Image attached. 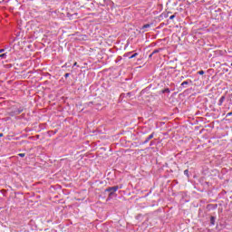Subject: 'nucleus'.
Instances as JSON below:
<instances>
[{"label":"nucleus","mask_w":232,"mask_h":232,"mask_svg":"<svg viewBox=\"0 0 232 232\" xmlns=\"http://www.w3.org/2000/svg\"><path fill=\"white\" fill-rule=\"evenodd\" d=\"M188 82L187 81H185V82H183L181 83V86L188 85Z\"/></svg>","instance_id":"0eeeda50"},{"label":"nucleus","mask_w":232,"mask_h":232,"mask_svg":"<svg viewBox=\"0 0 232 232\" xmlns=\"http://www.w3.org/2000/svg\"><path fill=\"white\" fill-rule=\"evenodd\" d=\"M73 65L76 66L77 65V62H75V63Z\"/></svg>","instance_id":"a211bd4d"},{"label":"nucleus","mask_w":232,"mask_h":232,"mask_svg":"<svg viewBox=\"0 0 232 232\" xmlns=\"http://www.w3.org/2000/svg\"><path fill=\"white\" fill-rule=\"evenodd\" d=\"M198 74H199V75H204V74H205V72H204V71H199V72H198Z\"/></svg>","instance_id":"6e6552de"},{"label":"nucleus","mask_w":232,"mask_h":232,"mask_svg":"<svg viewBox=\"0 0 232 232\" xmlns=\"http://www.w3.org/2000/svg\"><path fill=\"white\" fill-rule=\"evenodd\" d=\"M184 174H185L186 176H188V169L184 170Z\"/></svg>","instance_id":"f8f14e48"},{"label":"nucleus","mask_w":232,"mask_h":232,"mask_svg":"<svg viewBox=\"0 0 232 232\" xmlns=\"http://www.w3.org/2000/svg\"><path fill=\"white\" fill-rule=\"evenodd\" d=\"M231 66H232V63H231Z\"/></svg>","instance_id":"aec40b11"},{"label":"nucleus","mask_w":232,"mask_h":232,"mask_svg":"<svg viewBox=\"0 0 232 232\" xmlns=\"http://www.w3.org/2000/svg\"><path fill=\"white\" fill-rule=\"evenodd\" d=\"M154 138V133L150 134V136L146 139L145 141H143V144L148 143L150 140H151Z\"/></svg>","instance_id":"f03ea898"},{"label":"nucleus","mask_w":232,"mask_h":232,"mask_svg":"<svg viewBox=\"0 0 232 232\" xmlns=\"http://www.w3.org/2000/svg\"><path fill=\"white\" fill-rule=\"evenodd\" d=\"M24 110H19V111H16L17 114H20L21 112H23Z\"/></svg>","instance_id":"4468645a"},{"label":"nucleus","mask_w":232,"mask_h":232,"mask_svg":"<svg viewBox=\"0 0 232 232\" xmlns=\"http://www.w3.org/2000/svg\"><path fill=\"white\" fill-rule=\"evenodd\" d=\"M150 26L151 25H150V24H145L142 27H140V30L144 31L145 29L150 28Z\"/></svg>","instance_id":"20e7f679"},{"label":"nucleus","mask_w":232,"mask_h":232,"mask_svg":"<svg viewBox=\"0 0 232 232\" xmlns=\"http://www.w3.org/2000/svg\"><path fill=\"white\" fill-rule=\"evenodd\" d=\"M3 135H4L3 133H0V137H3Z\"/></svg>","instance_id":"6ab92c4d"},{"label":"nucleus","mask_w":232,"mask_h":232,"mask_svg":"<svg viewBox=\"0 0 232 232\" xmlns=\"http://www.w3.org/2000/svg\"><path fill=\"white\" fill-rule=\"evenodd\" d=\"M69 77V73L64 74V78H68Z\"/></svg>","instance_id":"2eb2a0df"},{"label":"nucleus","mask_w":232,"mask_h":232,"mask_svg":"<svg viewBox=\"0 0 232 232\" xmlns=\"http://www.w3.org/2000/svg\"><path fill=\"white\" fill-rule=\"evenodd\" d=\"M226 100V97L225 96H221V98H219L218 100V106H222V104L224 103Z\"/></svg>","instance_id":"7ed1b4c3"},{"label":"nucleus","mask_w":232,"mask_h":232,"mask_svg":"<svg viewBox=\"0 0 232 232\" xmlns=\"http://www.w3.org/2000/svg\"><path fill=\"white\" fill-rule=\"evenodd\" d=\"M18 155H19L21 158L25 157V153H19Z\"/></svg>","instance_id":"1a4fd4ad"},{"label":"nucleus","mask_w":232,"mask_h":232,"mask_svg":"<svg viewBox=\"0 0 232 232\" xmlns=\"http://www.w3.org/2000/svg\"><path fill=\"white\" fill-rule=\"evenodd\" d=\"M153 55H154V53H151L150 54V56L149 57H153Z\"/></svg>","instance_id":"f3484780"},{"label":"nucleus","mask_w":232,"mask_h":232,"mask_svg":"<svg viewBox=\"0 0 232 232\" xmlns=\"http://www.w3.org/2000/svg\"><path fill=\"white\" fill-rule=\"evenodd\" d=\"M137 56H139V53H135L132 55L129 56V59H132V58L137 57Z\"/></svg>","instance_id":"39448f33"},{"label":"nucleus","mask_w":232,"mask_h":232,"mask_svg":"<svg viewBox=\"0 0 232 232\" xmlns=\"http://www.w3.org/2000/svg\"><path fill=\"white\" fill-rule=\"evenodd\" d=\"M232 116V111L227 113V117H231Z\"/></svg>","instance_id":"9b49d317"},{"label":"nucleus","mask_w":232,"mask_h":232,"mask_svg":"<svg viewBox=\"0 0 232 232\" xmlns=\"http://www.w3.org/2000/svg\"><path fill=\"white\" fill-rule=\"evenodd\" d=\"M175 17H176V15H175V14H172V15H170L169 19H170V20H173Z\"/></svg>","instance_id":"9d476101"},{"label":"nucleus","mask_w":232,"mask_h":232,"mask_svg":"<svg viewBox=\"0 0 232 232\" xmlns=\"http://www.w3.org/2000/svg\"><path fill=\"white\" fill-rule=\"evenodd\" d=\"M159 53V50H155L154 52H152V54H156Z\"/></svg>","instance_id":"ddd939ff"},{"label":"nucleus","mask_w":232,"mask_h":232,"mask_svg":"<svg viewBox=\"0 0 232 232\" xmlns=\"http://www.w3.org/2000/svg\"><path fill=\"white\" fill-rule=\"evenodd\" d=\"M5 49H0V53H4Z\"/></svg>","instance_id":"dca6fc26"},{"label":"nucleus","mask_w":232,"mask_h":232,"mask_svg":"<svg viewBox=\"0 0 232 232\" xmlns=\"http://www.w3.org/2000/svg\"><path fill=\"white\" fill-rule=\"evenodd\" d=\"M0 58L5 59L6 58V53L0 54Z\"/></svg>","instance_id":"423d86ee"},{"label":"nucleus","mask_w":232,"mask_h":232,"mask_svg":"<svg viewBox=\"0 0 232 232\" xmlns=\"http://www.w3.org/2000/svg\"><path fill=\"white\" fill-rule=\"evenodd\" d=\"M118 189H119V186H114V187H109L107 189H106V191L107 192H110V197L111 196V195H113L116 191H118Z\"/></svg>","instance_id":"f257e3e1"}]
</instances>
